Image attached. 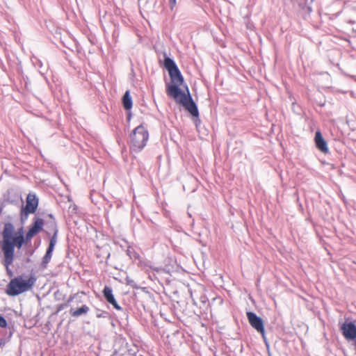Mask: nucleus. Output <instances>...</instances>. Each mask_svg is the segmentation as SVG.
<instances>
[{"label":"nucleus","instance_id":"f257e3e1","mask_svg":"<svg viewBox=\"0 0 356 356\" xmlns=\"http://www.w3.org/2000/svg\"><path fill=\"white\" fill-rule=\"evenodd\" d=\"M2 241L0 247L6 257L7 264H13L14 260L15 247L20 249L26 241L22 228L15 232V227L11 222H6L2 231Z\"/></svg>","mask_w":356,"mask_h":356},{"label":"nucleus","instance_id":"f03ea898","mask_svg":"<svg viewBox=\"0 0 356 356\" xmlns=\"http://www.w3.org/2000/svg\"><path fill=\"white\" fill-rule=\"evenodd\" d=\"M188 95L182 92L179 88L175 86H168L167 93L168 95L174 98L176 102L182 104L185 108L195 117L199 115L198 108L196 104L193 102L188 90L187 89Z\"/></svg>","mask_w":356,"mask_h":356},{"label":"nucleus","instance_id":"7ed1b4c3","mask_svg":"<svg viewBox=\"0 0 356 356\" xmlns=\"http://www.w3.org/2000/svg\"><path fill=\"white\" fill-rule=\"evenodd\" d=\"M36 282L34 275H30L27 280L22 276L12 279L8 284L6 293L9 296H15L24 292L31 290Z\"/></svg>","mask_w":356,"mask_h":356},{"label":"nucleus","instance_id":"20e7f679","mask_svg":"<svg viewBox=\"0 0 356 356\" xmlns=\"http://www.w3.org/2000/svg\"><path fill=\"white\" fill-rule=\"evenodd\" d=\"M130 138L131 150L134 152H140L146 145L149 138V134L147 129L141 124L133 130Z\"/></svg>","mask_w":356,"mask_h":356},{"label":"nucleus","instance_id":"39448f33","mask_svg":"<svg viewBox=\"0 0 356 356\" xmlns=\"http://www.w3.org/2000/svg\"><path fill=\"white\" fill-rule=\"evenodd\" d=\"M164 66L168 71L170 77L173 83L171 86H177V88L181 86L184 83V77L175 61L172 58L165 56L164 58Z\"/></svg>","mask_w":356,"mask_h":356},{"label":"nucleus","instance_id":"423d86ee","mask_svg":"<svg viewBox=\"0 0 356 356\" xmlns=\"http://www.w3.org/2000/svg\"><path fill=\"white\" fill-rule=\"evenodd\" d=\"M39 200L35 194L29 193L26 200V205L22 207L20 213V220L22 222H25L29 214L34 213L38 207Z\"/></svg>","mask_w":356,"mask_h":356},{"label":"nucleus","instance_id":"0eeeda50","mask_svg":"<svg viewBox=\"0 0 356 356\" xmlns=\"http://www.w3.org/2000/svg\"><path fill=\"white\" fill-rule=\"evenodd\" d=\"M53 226H54V234L51 236V238H50L49 246L47 248V252H46L44 256L42 258V264H41L42 266L44 268H47L48 263L50 261L51 257H52V252L54 251V247L57 242V235H58V230L56 226L55 222H53Z\"/></svg>","mask_w":356,"mask_h":356},{"label":"nucleus","instance_id":"6e6552de","mask_svg":"<svg viewBox=\"0 0 356 356\" xmlns=\"http://www.w3.org/2000/svg\"><path fill=\"white\" fill-rule=\"evenodd\" d=\"M247 317L251 326L265 337V329L263 320L252 312H247Z\"/></svg>","mask_w":356,"mask_h":356},{"label":"nucleus","instance_id":"1a4fd4ad","mask_svg":"<svg viewBox=\"0 0 356 356\" xmlns=\"http://www.w3.org/2000/svg\"><path fill=\"white\" fill-rule=\"evenodd\" d=\"M43 219L35 216L33 218V223L31 225L26 234V241L31 240L35 235L41 232L43 229Z\"/></svg>","mask_w":356,"mask_h":356},{"label":"nucleus","instance_id":"9d476101","mask_svg":"<svg viewBox=\"0 0 356 356\" xmlns=\"http://www.w3.org/2000/svg\"><path fill=\"white\" fill-rule=\"evenodd\" d=\"M342 334L348 341L356 340V325L353 322L346 321L341 327Z\"/></svg>","mask_w":356,"mask_h":356},{"label":"nucleus","instance_id":"9b49d317","mask_svg":"<svg viewBox=\"0 0 356 356\" xmlns=\"http://www.w3.org/2000/svg\"><path fill=\"white\" fill-rule=\"evenodd\" d=\"M103 294L106 301L112 305L117 310H121L122 307L118 304L113 294V290L111 287L105 286L103 290Z\"/></svg>","mask_w":356,"mask_h":356},{"label":"nucleus","instance_id":"f8f14e48","mask_svg":"<svg viewBox=\"0 0 356 356\" xmlns=\"http://www.w3.org/2000/svg\"><path fill=\"white\" fill-rule=\"evenodd\" d=\"M315 143L317 148L323 153L328 152L327 143L319 131H317L315 134Z\"/></svg>","mask_w":356,"mask_h":356},{"label":"nucleus","instance_id":"ddd939ff","mask_svg":"<svg viewBox=\"0 0 356 356\" xmlns=\"http://www.w3.org/2000/svg\"><path fill=\"white\" fill-rule=\"evenodd\" d=\"M122 104L126 110H129L132 107V99L129 90H127L122 97Z\"/></svg>","mask_w":356,"mask_h":356},{"label":"nucleus","instance_id":"4468645a","mask_svg":"<svg viewBox=\"0 0 356 356\" xmlns=\"http://www.w3.org/2000/svg\"><path fill=\"white\" fill-rule=\"evenodd\" d=\"M88 311H89V307L87 305H83L81 307H80L76 310L71 309L70 314L74 317H78L83 314H87L88 312Z\"/></svg>","mask_w":356,"mask_h":356},{"label":"nucleus","instance_id":"2eb2a0df","mask_svg":"<svg viewBox=\"0 0 356 356\" xmlns=\"http://www.w3.org/2000/svg\"><path fill=\"white\" fill-rule=\"evenodd\" d=\"M6 257L3 256V264L5 266L6 268V271H7V273L8 275H9L10 276L13 275V272L12 270L10 269V266L12 264H7L6 261Z\"/></svg>","mask_w":356,"mask_h":356},{"label":"nucleus","instance_id":"dca6fc26","mask_svg":"<svg viewBox=\"0 0 356 356\" xmlns=\"http://www.w3.org/2000/svg\"><path fill=\"white\" fill-rule=\"evenodd\" d=\"M6 326H7L6 320L4 318V317H3L2 316L0 315V327H6Z\"/></svg>","mask_w":356,"mask_h":356},{"label":"nucleus","instance_id":"f3484780","mask_svg":"<svg viewBox=\"0 0 356 356\" xmlns=\"http://www.w3.org/2000/svg\"><path fill=\"white\" fill-rule=\"evenodd\" d=\"M96 316L97 318H106L108 316V312H98L96 314Z\"/></svg>","mask_w":356,"mask_h":356},{"label":"nucleus","instance_id":"a211bd4d","mask_svg":"<svg viewBox=\"0 0 356 356\" xmlns=\"http://www.w3.org/2000/svg\"><path fill=\"white\" fill-rule=\"evenodd\" d=\"M49 216L51 219H53L52 222H50V224H49V227H51V229L54 231L53 222H55L56 226L57 227V225H56V221H55V220H54V216H53V215H52V214H49Z\"/></svg>","mask_w":356,"mask_h":356},{"label":"nucleus","instance_id":"6ab92c4d","mask_svg":"<svg viewBox=\"0 0 356 356\" xmlns=\"http://www.w3.org/2000/svg\"><path fill=\"white\" fill-rule=\"evenodd\" d=\"M169 3H170V6L171 9H173L175 6L176 5V0H170Z\"/></svg>","mask_w":356,"mask_h":356},{"label":"nucleus","instance_id":"aec40b11","mask_svg":"<svg viewBox=\"0 0 356 356\" xmlns=\"http://www.w3.org/2000/svg\"><path fill=\"white\" fill-rule=\"evenodd\" d=\"M6 344V341L3 339L0 338V347L4 346Z\"/></svg>","mask_w":356,"mask_h":356}]
</instances>
